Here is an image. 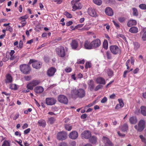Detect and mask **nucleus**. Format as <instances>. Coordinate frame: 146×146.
<instances>
[{
	"instance_id": "obj_1",
	"label": "nucleus",
	"mask_w": 146,
	"mask_h": 146,
	"mask_svg": "<svg viewBox=\"0 0 146 146\" xmlns=\"http://www.w3.org/2000/svg\"><path fill=\"white\" fill-rule=\"evenodd\" d=\"M71 93L73 97L74 96L82 98L85 95V90L82 88L76 89L75 88L71 90Z\"/></svg>"
},
{
	"instance_id": "obj_2",
	"label": "nucleus",
	"mask_w": 146,
	"mask_h": 146,
	"mask_svg": "<svg viewBox=\"0 0 146 146\" xmlns=\"http://www.w3.org/2000/svg\"><path fill=\"white\" fill-rule=\"evenodd\" d=\"M31 63H32L33 67L36 69L40 68L42 66V63L41 62L33 59L30 60L29 63L30 64Z\"/></svg>"
},
{
	"instance_id": "obj_3",
	"label": "nucleus",
	"mask_w": 146,
	"mask_h": 146,
	"mask_svg": "<svg viewBox=\"0 0 146 146\" xmlns=\"http://www.w3.org/2000/svg\"><path fill=\"white\" fill-rule=\"evenodd\" d=\"M78 40H72L70 43L72 48L75 50H79L81 48V46H79Z\"/></svg>"
},
{
	"instance_id": "obj_4",
	"label": "nucleus",
	"mask_w": 146,
	"mask_h": 146,
	"mask_svg": "<svg viewBox=\"0 0 146 146\" xmlns=\"http://www.w3.org/2000/svg\"><path fill=\"white\" fill-rule=\"evenodd\" d=\"M145 126V121L143 120L139 121L138 125H136L135 126V128L138 131L141 132L144 129Z\"/></svg>"
},
{
	"instance_id": "obj_5",
	"label": "nucleus",
	"mask_w": 146,
	"mask_h": 146,
	"mask_svg": "<svg viewBox=\"0 0 146 146\" xmlns=\"http://www.w3.org/2000/svg\"><path fill=\"white\" fill-rule=\"evenodd\" d=\"M21 71L25 74H28L30 71V69L28 65L23 64L20 66Z\"/></svg>"
},
{
	"instance_id": "obj_6",
	"label": "nucleus",
	"mask_w": 146,
	"mask_h": 146,
	"mask_svg": "<svg viewBox=\"0 0 146 146\" xmlns=\"http://www.w3.org/2000/svg\"><path fill=\"white\" fill-rule=\"evenodd\" d=\"M56 51L58 56L61 57H63L65 55L64 48L63 46H60L56 49Z\"/></svg>"
},
{
	"instance_id": "obj_7",
	"label": "nucleus",
	"mask_w": 146,
	"mask_h": 146,
	"mask_svg": "<svg viewBox=\"0 0 146 146\" xmlns=\"http://www.w3.org/2000/svg\"><path fill=\"white\" fill-rule=\"evenodd\" d=\"M71 4L72 5V11H75L77 9H81L82 6L80 3L77 2L76 0H73L71 2Z\"/></svg>"
},
{
	"instance_id": "obj_8",
	"label": "nucleus",
	"mask_w": 146,
	"mask_h": 146,
	"mask_svg": "<svg viewBox=\"0 0 146 146\" xmlns=\"http://www.w3.org/2000/svg\"><path fill=\"white\" fill-rule=\"evenodd\" d=\"M40 82L38 80H33L27 85V87L28 89L32 90L34 87L37 85Z\"/></svg>"
},
{
	"instance_id": "obj_9",
	"label": "nucleus",
	"mask_w": 146,
	"mask_h": 146,
	"mask_svg": "<svg viewBox=\"0 0 146 146\" xmlns=\"http://www.w3.org/2000/svg\"><path fill=\"white\" fill-rule=\"evenodd\" d=\"M93 49H95L98 47L101 44V41L99 39L94 40L91 42Z\"/></svg>"
},
{
	"instance_id": "obj_10",
	"label": "nucleus",
	"mask_w": 146,
	"mask_h": 146,
	"mask_svg": "<svg viewBox=\"0 0 146 146\" xmlns=\"http://www.w3.org/2000/svg\"><path fill=\"white\" fill-rule=\"evenodd\" d=\"M58 100L59 102L65 104H67L68 102V100L67 97L62 95L59 96Z\"/></svg>"
},
{
	"instance_id": "obj_11",
	"label": "nucleus",
	"mask_w": 146,
	"mask_h": 146,
	"mask_svg": "<svg viewBox=\"0 0 146 146\" xmlns=\"http://www.w3.org/2000/svg\"><path fill=\"white\" fill-rule=\"evenodd\" d=\"M67 136L66 132L62 131L59 132L57 135V139L59 140H63L65 139Z\"/></svg>"
},
{
	"instance_id": "obj_12",
	"label": "nucleus",
	"mask_w": 146,
	"mask_h": 146,
	"mask_svg": "<svg viewBox=\"0 0 146 146\" xmlns=\"http://www.w3.org/2000/svg\"><path fill=\"white\" fill-rule=\"evenodd\" d=\"M111 52L114 54H117L119 51L118 47L115 45H111L110 46Z\"/></svg>"
},
{
	"instance_id": "obj_13",
	"label": "nucleus",
	"mask_w": 146,
	"mask_h": 146,
	"mask_svg": "<svg viewBox=\"0 0 146 146\" xmlns=\"http://www.w3.org/2000/svg\"><path fill=\"white\" fill-rule=\"evenodd\" d=\"M56 102V100L53 98H47L46 99V104L48 105H53Z\"/></svg>"
},
{
	"instance_id": "obj_14",
	"label": "nucleus",
	"mask_w": 146,
	"mask_h": 146,
	"mask_svg": "<svg viewBox=\"0 0 146 146\" xmlns=\"http://www.w3.org/2000/svg\"><path fill=\"white\" fill-rule=\"evenodd\" d=\"M69 137L72 139H75L78 136V134L77 132L73 131L70 133L68 135Z\"/></svg>"
},
{
	"instance_id": "obj_15",
	"label": "nucleus",
	"mask_w": 146,
	"mask_h": 146,
	"mask_svg": "<svg viewBox=\"0 0 146 146\" xmlns=\"http://www.w3.org/2000/svg\"><path fill=\"white\" fill-rule=\"evenodd\" d=\"M91 132L88 131H84L81 134L82 137L86 139L89 138L91 136Z\"/></svg>"
},
{
	"instance_id": "obj_16",
	"label": "nucleus",
	"mask_w": 146,
	"mask_h": 146,
	"mask_svg": "<svg viewBox=\"0 0 146 146\" xmlns=\"http://www.w3.org/2000/svg\"><path fill=\"white\" fill-rule=\"evenodd\" d=\"M103 139L105 143V146H113V144L108 138L104 137Z\"/></svg>"
},
{
	"instance_id": "obj_17",
	"label": "nucleus",
	"mask_w": 146,
	"mask_h": 146,
	"mask_svg": "<svg viewBox=\"0 0 146 146\" xmlns=\"http://www.w3.org/2000/svg\"><path fill=\"white\" fill-rule=\"evenodd\" d=\"M105 12L107 15L110 16H112L113 14V11L112 9L109 7H107L105 9Z\"/></svg>"
},
{
	"instance_id": "obj_18",
	"label": "nucleus",
	"mask_w": 146,
	"mask_h": 146,
	"mask_svg": "<svg viewBox=\"0 0 146 146\" xmlns=\"http://www.w3.org/2000/svg\"><path fill=\"white\" fill-rule=\"evenodd\" d=\"M55 68L51 67L49 68L47 71V74L49 76H52L54 75L56 71Z\"/></svg>"
},
{
	"instance_id": "obj_19",
	"label": "nucleus",
	"mask_w": 146,
	"mask_h": 146,
	"mask_svg": "<svg viewBox=\"0 0 146 146\" xmlns=\"http://www.w3.org/2000/svg\"><path fill=\"white\" fill-rule=\"evenodd\" d=\"M84 48L87 49H91L92 48L91 42H90L88 40H86L84 42Z\"/></svg>"
},
{
	"instance_id": "obj_20",
	"label": "nucleus",
	"mask_w": 146,
	"mask_h": 146,
	"mask_svg": "<svg viewBox=\"0 0 146 146\" xmlns=\"http://www.w3.org/2000/svg\"><path fill=\"white\" fill-rule=\"evenodd\" d=\"M35 92L36 93L40 94L42 93L44 90V88L41 86L36 87L34 89Z\"/></svg>"
},
{
	"instance_id": "obj_21",
	"label": "nucleus",
	"mask_w": 146,
	"mask_h": 146,
	"mask_svg": "<svg viewBox=\"0 0 146 146\" xmlns=\"http://www.w3.org/2000/svg\"><path fill=\"white\" fill-rule=\"evenodd\" d=\"M134 62L135 60L132 57H131V60H127L125 64L127 66V69H128L129 68L130 64L131 63L132 65H133L134 64Z\"/></svg>"
},
{
	"instance_id": "obj_22",
	"label": "nucleus",
	"mask_w": 146,
	"mask_h": 146,
	"mask_svg": "<svg viewBox=\"0 0 146 146\" xmlns=\"http://www.w3.org/2000/svg\"><path fill=\"white\" fill-rule=\"evenodd\" d=\"M88 11L90 15L93 17H95L97 16L96 13L94 9L90 8L88 9Z\"/></svg>"
},
{
	"instance_id": "obj_23",
	"label": "nucleus",
	"mask_w": 146,
	"mask_h": 146,
	"mask_svg": "<svg viewBox=\"0 0 146 146\" xmlns=\"http://www.w3.org/2000/svg\"><path fill=\"white\" fill-rule=\"evenodd\" d=\"M88 84L89 85L90 90L91 91L93 90L94 86V81L92 80H89L88 81Z\"/></svg>"
},
{
	"instance_id": "obj_24",
	"label": "nucleus",
	"mask_w": 146,
	"mask_h": 146,
	"mask_svg": "<svg viewBox=\"0 0 146 146\" xmlns=\"http://www.w3.org/2000/svg\"><path fill=\"white\" fill-rule=\"evenodd\" d=\"M96 82L98 84H104L106 83L105 79L102 77H98L96 79Z\"/></svg>"
},
{
	"instance_id": "obj_25",
	"label": "nucleus",
	"mask_w": 146,
	"mask_h": 146,
	"mask_svg": "<svg viewBox=\"0 0 146 146\" xmlns=\"http://www.w3.org/2000/svg\"><path fill=\"white\" fill-rule=\"evenodd\" d=\"M137 23L136 20L133 19L130 20L128 22L127 25L128 27H131L132 26L135 25Z\"/></svg>"
},
{
	"instance_id": "obj_26",
	"label": "nucleus",
	"mask_w": 146,
	"mask_h": 146,
	"mask_svg": "<svg viewBox=\"0 0 146 146\" xmlns=\"http://www.w3.org/2000/svg\"><path fill=\"white\" fill-rule=\"evenodd\" d=\"M94 25V23H88L84 26L83 29L84 30H88L91 28V25Z\"/></svg>"
},
{
	"instance_id": "obj_27",
	"label": "nucleus",
	"mask_w": 146,
	"mask_h": 146,
	"mask_svg": "<svg viewBox=\"0 0 146 146\" xmlns=\"http://www.w3.org/2000/svg\"><path fill=\"white\" fill-rule=\"evenodd\" d=\"M129 31L132 33H135L138 32V30L137 27H133L130 28Z\"/></svg>"
},
{
	"instance_id": "obj_28",
	"label": "nucleus",
	"mask_w": 146,
	"mask_h": 146,
	"mask_svg": "<svg viewBox=\"0 0 146 146\" xmlns=\"http://www.w3.org/2000/svg\"><path fill=\"white\" fill-rule=\"evenodd\" d=\"M12 81V78L10 74H7L6 76V83H11Z\"/></svg>"
},
{
	"instance_id": "obj_29",
	"label": "nucleus",
	"mask_w": 146,
	"mask_h": 146,
	"mask_svg": "<svg viewBox=\"0 0 146 146\" xmlns=\"http://www.w3.org/2000/svg\"><path fill=\"white\" fill-rule=\"evenodd\" d=\"M89 140L93 144H95L97 142V138L95 136H92L90 137Z\"/></svg>"
},
{
	"instance_id": "obj_30",
	"label": "nucleus",
	"mask_w": 146,
	"mask_h": 146,
	"mask_svg": "<svg viewBox=\"0 0 146 146\" xmlns=\"http://www.w3.org/2000/svg\"><path fill=\"white\" fill-rule=\"evenodd\" d=\"M129 121L131 124H135L137 122V119L136 117L132 116L130 118Z\"/></svg>"
},
{
	"instance_id": "obj_31",
	"label": "nucleus",
	"mask_w": 146,
	"mask_h": 146,
	"mask_svg": "<svg viewBox=\"0 0 146 146\" xmlns=\"http://www.w3.org/2000/svg\"><path fill=\"white\" fill-rule=\"evenodd\" d=\"M121 129L123 132L127 131L128 129V125L127 124H124L121 127Z\"/></svg>"
},
{
	"instance_id": "obj_32",
	"label": "nucleus",
	"mask_w": 146,
	"mask_h": 146,
	"mask_svg": "<svg viewBox=\"0 0 146 146\" xmlns=\"http://www.w3.org/2000/svg\"><path fill=\"white\" fill-rule=\"evenodd\" d=\"M140 108L141 113L144 116H146V107L142 106Z\"/></svg>"
},
{
	"instance_id": "obj_33",
	"label": "nucleus",
	"mask_w": 146,
	"mask_h": 146,
	"mask_svg": "<svg viewBox=\"0 0 146 146\" xmlns=\"http://www.w3.org/2000/svg\"><path fill=\"white\" fill-rule=\"evenodd\" d=\"M19 59L18 56H17L15 57L14 55H13L12 56H11L10 59L11 60H14V62L13 64H15L16 62H17L18 61Z\"/></svg>"
},
{
	"instance_id": "obj_34",
	"label": "nucleus",
	"mask_w": 146,
	"mask_h": 146,
	"mask_svg": "<svg viewBox=\"0 0 146 146\" xmlns=\"http://www.w3.org/2000/svg\"><path fill=\"white\" fill-rule=\"evenodd\" d=\"M38 123L40 126L43 127H45L46 125V122L43 119L39 120L38 122Z\"/></svg>"
},
{
	"instance_id": "obj_35",
	"label": "nucleus",
	"mask_w": 146,
	"mask_h": 146,
	"mask_svg": "<svg viewBox=\"0 0 146 146\" xmlns=\"http://www.w3.org/2000/svg\"><path fill=\"white\" fill-rule=\"evenodd\" d=\"M105 71L107 74L108 76H112L113 74V72L112 70L109 69H106L105 70Z\"/></svg>"
},
{
	"instance_id": "obj_36",
	"label": "nucleus",
	"mask_w": 146,
	"mask_h": 146,
	"mask_svg": "<svg viewBox=\"0 0 146 146\" xmlns=\"http://www.w3.org/2000/svg\"><path fill=\"white\" fill-rule=\"evenodd\" d=\"M64 127L68 131H70L72 128V125L70 124H66L65 125Z\"/></svg>"
},
{
	"instance_id": "obj_37",
	"label": "nucleus",
	"mask_w": 146,
	"mask_h": 146,
	"mask_svg": "<svg viewBox=\"0 0 146 146\" xmlns=\"http://www.w3.org/2000/svg\"><path fill=\"white\" fill-rule=\"evenodd\" d=\"M9 88L12 90H16L18 88V86L15 84H10Z\"/></svg>"
},
{
	"instance_id": "obj_38",
	"label": "nucleus",
	"mask_w": 146,
	"mask_h": 146,
	"mask_svg": "<svg viewBox=\"0 0 146 146\" xmlns=\"http://www.w3.org/2000/svg\"><path fill=\"white\" fill-rule=\"evenodd\" d=\"M103 46L104 48L107 49L108 47V43L106 40H105L103 43Z\"/></svg>"
},
{
	"instance_id": "obj_39",
	"label": "nucleus",
	"mask_w": 146,
	"mask_h": 146,
	"mask_svg": "<svg viewBox=\"0 0 146 146\" xmlns=\"http://www.w3.org/2000/svg\"><path fill=\"white\" fill-rule=\"evenodd\" d=\"M28 17V16L27 15H26L24 16H21L19 18V20L21 21H25V20L27 19Z\"/></svg>"
},
{
	"instance_id": "obj_40",
	"label": "nucleus",
	"mask_w": 146,
	"mask_h": 146,
	"mask_svg": "<svg viewBox=\"0 0 146 146\" xmlns=\"http://www.w3.org/2000/svg\"><path fill=\"white\" fill-rule=\"evenodd\" d=\"M93 1L94 3L99 5H100L102 3L101 0H93Z\"/></svg>"
},
{
	"instance_id": "obj_41",
	"label": "nucleus",
	"mask_w": 146,
	"mask_h": 146,
	"mask_svg": "<svg viewBox=\"0 0 146 146\" xmlns=\"http://www.w3.org/2000/svg\"><path fill=\"white\" fill-rule=\"evenodd\" d=\"M10 146V142L9 141H5L2 145V146Z\"/></svg>"
},
{
	"instance_id": "obj_42",
	"label": "nucleus",
	"mask_w": 146,
	"mask_h": 146,
	"mask_svg": "<svg viewBox=\"0 0 146 146\" xmlns=\"http://www.w3.org/2000/svg\"><path fill=\"white\" fill-rule=\"evenodd\" d=\"M133 11V15L134 16H137L138 15V11L135 8H133L132 9Z\"/></svg>"
},
{
	"instance_id": "obj_43",
	"label": "nucleus",
	"mask_w": 146,
	"mask_h": 146,
	"mask_svg": "<svg viewBox=\"0 0 146 146\" xmlns=\"http://www.w3.org/2000/svg\"><path fill=\"white\" fill-rule=\"evenodd\" d=\"M64 15H65L67 18H71L72 17V15L67 11L65 12L64 13Z\"/></svg>"
},
{
	"instance_id": "obj_44",
	"label": "nucleus",
	"mask_w": 146,
	"mask_h": 146,
	"mask_svg": "<svg viewBox=\"0 0 146 146\" xmlns=\"http://www.w3.org/2000/svg\"><path fill=\"white\" fill-rule=\"evenodd\" d=\"M139 7L142 10L146 9V5L144 4H141L139 5Z\"/></svg>"
},
{
	"instance_id": "obj_45",
	"label": "nucleus",
	"mask_w": 146,
	"mask_h": 146,
	"mask_svg": "<svg viewBox=\"0 0 146 146\" xmlns=\"http://www.w3.org/2000/svg\"><path fill=\"white\" fill-rule=\"evenodd\" d=\"M55 121V119L53 117H51L48 119L49 122L50 124H52L54 123Z\"/></svg>"
},
{
	"instance_id": "obj_46",
	"label": "nucleus",
	"mask_w": 146,
	"mask_h": 146,
	"mask_svg": "<svg viewBox=\"0 0 146 146\" xmlns=\"http://www.w3.org/2000/svg\"><path fill=\"white\" fill-rule=\"evenodd\" d=\"M106 54L107 58L108 59H111L112 58V56L111 54L109 51H107L106 52Z\"/></svg>"
},
{
	"instance_id": "obj_47",
	"label": "nucleus",
	"mask_w": 146,
	"mask_h": 146,
	"mask_svg": "<svg viewBox=\"0 0 146 146\" xmlns=\"http://www.w3.org/2000/svg\"><path fill=\"white\" fill-rule=\"evenodd\" d=\"M142 33L143 32H141ZM143 33L142 34V38L143 41L146 40V32L143 31Z\"/></svg>"
},
{
	"instance_id": "obj_48",
	"label": "nucleus",
	"mask_w": 146,
	"mask_h": 146,
	"mask_svg": "<svg viewBox=\"0 0 146 146\" xmlns=\"http://www.w3.org/2000/svg\"><path fill=\"white\" fill-rule=\"evenodd\" d=\"M118 101L119 103V104L120 106V107L122 108L123 107L124 105V104L123 103V102L122 100L121 99H118Z\"/></svg>"
},
{
	"instance_id": "obj_49",
	"label": "nucleus",
	"mask_w": 146,
	"mask_h": 146,
	"mask_svg": "<svg viewBox=\"0 0 146 146\" xmlns=\"http://www.w3.org/2000/svg\"><path fill=\"white\" fill-rule=\"evenodd\" d=\"M134 48L135 49H137L140 46L139 44L137 42H135L134 43Z\"/></svg>"
},
{
	"instance_id": "obj_50",
	"label": "nucleus",
	"mask_w": 146,
	"mask_h": 146,
	"mask_svg": "<svg viewBox=\"0 0 146 146\" xmlns=\"http://www.w3.org/2000/svg\"><path fill=\"white\" fill-rule=\"evenodd\" d=\"M118 20L121 23L123 22L125 20V18L124 17H120L118 19Z\"/></svg>"
},
{
	"instance_id": "obj_51",
	"label": "nucleus",
	"mask_w": 146,
	"mask_h": 146,
	"mask_svg": "<svg viewBox=\"0 0 146 146\" xmlns=\"http://www.w3.org/2000/svg\"><path fill=\"white\" fill-rule=\"evenodd\" d=\"M107 98L106 97H104L101 101V102L102 103H105L107 102Z\"/></svg>"
},
{
	"instance_id": "obj_52",
	"label": "nucleus",
	"mask_w": 146,
	"mask_h": 146,
	"mask_svg": "<svg viewBox=\"0 0 146 146\" xmlns=\"http://www.w3.org/2000/svg\"><path fill=\"white\" fill-rule=\"evenodd\" d=\"M107 3H114L115 2V0H104Z\"/></svg>"
},
{
	"instance_id": "obj_53",
	"label": "nucleus",
	"mask_w": 146,
	"mask_h": 146,
	"mask_svg": "<svg viewBox=\"0 0 146 146\" xmlns=\"http://www.w3.org/2000/svg\"><path fill=\"white\" fill-rule=\"evenodd\" d=\"M6 30V31H9L11 32L13 31V29L10 26H8L7 27Z\"/></svg>"
},
{
	"instance_id": "obj_54",
	"label": "nucleus",
	"mask_w": 146,
	"mask_h": 146,
	"mask_svg": "<svg viewBox=\"0 0 146 146\" xmlns=\"http://www.w3.org/2000/svg\"><path fill=\"white\" fill-rule=\"evenodd\" d=\"M139 137L141 139V140L142 142L144 143L145 142V141H146V140H145V138L143 135H139Z\"/></svg>"
},
{
	"instance_id": "obj_55",
	"label": "nucleus",
	"mask_w": 146,
	"mask_h": 146,
	"mask_svg": "<svg viewBox=\"0 0 146 146\" xmlns=\"http://www.w3.org/2000/svg\"><path fill=\"white\" fill-rule=\"evenodd\" d=\"M85 61L84 60V59H83L82 60H80V59H78L77 60V63L78 64H84V63Z\"/></svg>"
},
{
	"instance_id": "obj_56",
	"label": "nucleus",
	"mask_w": 146,
	"mask_h": 146,
	"mask_svg": "<svg viewBox=\"0 0 146 146\" xmlns=\"http://www.w3.org/2000/svg\"><path fill=\"white\" fill-rule=\"evenodd\" d=\"M31 131V129L30 128L27 129L25 130L24 131V134H27L30 132Z\"/></svg>"
},
{
	"instance_id": "obj_57",
	"label": "nucleus",
	"mask_w": 146,
	"mask_h": 146,
	"mask_svg": "<svg viewBox=\"0 0 146 146\" xmlns=\"http://www.w3.org/2000/svg\"><path fill=\"white\" fill-rule=\"evenodd\" d=\"M91 64L89 62H88L86 63L85 68H90L91 67Z\"/></svg>"
},
{
	"instance_id": "obj_58",
	"label": "nucleus",
	"mask_w": 146,
	"mask_h": 146,
	"mask_svg": "<svg viewBox=\"0 0 146 146\" xmlns=\"http://www.w3.org/2000/svg\"><path fill=\"white\" fill-rule=\"evenodd\" d=\"M9 56L6 55V56L3 59V61L4 62H6L9 59Z\"/></svg>"
},
{
	"instance_id": "obj_59",
	"label": "nucleus",
	"mask_w": 146,
	"mask_h": 146,
	"mask_svg": "<svg viewBox=\"0 0 146 146\" xmlns=\"http://www.w3.org/2000/svg\"><path fill=\"white\" fill-rule=\"evenodd\" d=\"M113 24L117 28H119V26L117 23L115 22L114 21H113Z\"/></svg>"
},
{
	"instance_id": "obj_60",
	"label": "nucleus",
	"mask_w": 146,
	"mask_h": 146,
	"mask_svg": "<svg viewBox=\"0 0 146 146\" xmlns=\"http://www.w3.org/2000/svg\"><path fill=\"white\" fill-rule=\"evenodd\" d=\"M59 146H68L64 142H62L59 144Z\"/></svg>"
},
{
	"instance_id": "obj_61",
	"label": "nucleus",
	"mask_w": 146,
	"mask_h": 146,
	"mask_svg": "<svg viewBox=\"0 0 146 146\" xmlns=\"http://www.w3.org/2000/svg\"><path fill=\"white\" fill-rule=\"evenodd\" d=\"M134 113L136 114H138L139 113V108H136Z\"/></svg>"
},
{
	"instance_id": "obj_62",
	"label": "nucleus",
	"mask_w": 146,
	"mask_h": 146,
	"mask_svg": "<svg viewBox=\"0 0 146 146\" xmlns=\"http://www.w3.org/2000/svg\"><path fill=\"white\" fill-rule=\"evenodd\" d=\"M65 71L67 72H69L72 71V69L70 68H66L65 69Z\"/></svg>"
},
{
	"instance_id": "obj_63",
	"label": "nucleus",
	"mask_w": 146,
	"mask_h": 146,
	"mask_svg": "<svg viewBox=\"0 0 146 146\" xmlns=\"http://www.w3.org/2000/svg\"><path fill=\"white\" fill-rule=\"evenodd\" d=\"M26 22L25 21H21V24L22 25V27H23L26 24Z\"/></svg>"
},
{
	"instance_id": "obj_64",
	"label": "nucleus",
	"mask_w": 146,
	"mask_h": 146,
	"mask_svg": "<svg viewBox=\"0 0 146 146\" xmlns=\"http://www.w3.org/2000/svg\"><path fill=\"white\" fill-rule=\"evenodd\" d=\"M28 127V125L27 123H24L23 125V126L22 127L23 129H24L27 128Z\"/></svg>"
}]
</instances>
